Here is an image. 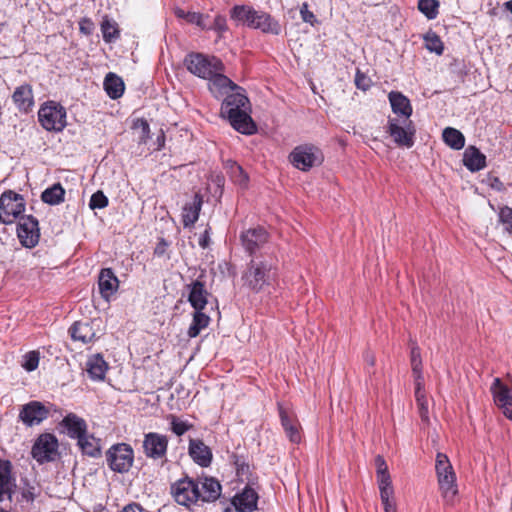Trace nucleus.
I'll list each match as a JSON object with an SVG mask.
<instances>
[{"mask_svg":"<svg viewBox=\"0 0 512 512\" xmlns=\"http://www.w3.org/2000/svg\"><path fill=\"white\" fill-rule=\"evenodd\" d=\"M290 163L298 170L307 172L324 161L321 149L313 144L296 146L289 154Z\"/></svg>","mask_w":512,"mask_h":512,"instance_id":"5","label":"nucleus"},{"mask_svg":"<svg viewBox=\"0 0 512 512\" xmlns=\"http://www.w3.org/2000/svg\"><path fill=\"white\" fill-rule=\"evenodd\" d=\"M17 236L24 247H35L40 238L38 220L32 215L20 217L17 224Z\"/></svg>","mask_w":512,"mask_h":512,"instance_id":"12","label":"nucleus"},{"mask_svg":"<svg viewBox=\"0 0 512 512\" xmlns=\"http://www.w3.org/2000/svg\"><path fill=\"white\" fill-rule=\"evenodd\" d=\"M63 432L71 439H80L87 433L86 421L75 413H68L59 423Z\"/></svg>","mask_w":512,"mask_h":512,"instance_id":"17","label":"nucleus"},{"mask_svg":"<svg viewBox=\"0 0 512 512\" xmlns=\"http://www.w3.org/2000/svg\"><path fill=\"white\" fill-rule=\"evenodd\" d=\"M103 86L107 95L113 100L120 98L125 90L122 78L113 72L105 76Z\"/></svg>","mask_w":512,"mask_h":512,"instance_id":"32","label":"nucleus"},{"mask_svg":"<svg viewBox=\"0 0 512 512\" xmlns=\"http://www.w3.org/2000/svg\"><path fill=\"white\" fill-rule=\"evenodd\" d=\"M207 29L215 30L219 34H222L225 31H227L228 27H227L225 16L217 15L213 21V24L210 26H207Z\"/></svg>","mask_w":512,"mask_h":512,"instance_id":"53","label":"nucleus"},{"mask_svg":"<svg viewBox=\"0 0 512 512\" xmlns=\"http://www.w3.org/2000/svg\"><path fill=\"white\" fill-rule=\"evenodd\" d=\"M259 13L260 11H256L251 7V13H248V16L246 20L243 22V24L247 25L249 28L254 29Z\"/></svg>","mask_w":512,"mask_h":512,"instance_id":"61","label":"nucleus"},{"mask_svg":"<svg viewBox=\"0 0 512 512\" xmlns=\"http://www.w3.org/2000/svg\"><path fill=\"white\" fill-rule=\"evenodd\" d=\"M118 285L119 280L111 268H104L100 271L98 286L103 298L108 300L117 291Z\"/></svg>","mask_w":512,"mask_h":512,"instance_id":"25","label":"nucleus"},{"mask_svg":"<svg viewBox=\"0 0 512 512\" xmlns=\"http://www.w3.org/2000/svg\"><path fill=\"white\" fill-rule=\"evenodd\" d=\"M170 493L177 504L187 508L200 500L199 483L189 476H185L172 483Z\"/></svg>","mask_w":512,"mask_h":512,"instance_id":"7","label":"nucleus"},{"mask_svg":"<svg viewBox=\"0 0 512 512\" xmlns=\"http://www.w3.org/2000/svg\"><path fill=\"white\" fill-rule=\"evenodd\" d=\"M92 25H93V23L90 19H88V18L81 19V21L79 22L80 32H82L85 35H90L92 32Z\"/></svg>","mask_w":512,"mask_h":512,"instance_id":"60","label":"nucleus"},{"mask_svg":"<svg viewBox=\"0 0 512 512\" xmlns=\"http://www.w3.org/2000/svg\"><path fill=\"white\" fill-rule=\"evenodd\" d=\"M69 333L74 341L88 344L95 339V332L88 322L76 321L69 328Z\"/></svg>","mask_w":512,"mask_h":512,"instance_id":"31","label":"nucleus"},{"mask_svg":"<svg viewBox=\"0 0 512 512\" xmlns=\"http://www.w3.org/2000/svg\"><path fill=\"white\" fill-rule=\"evenodd\" d=\"M48 416L49 409L39 401H30L19 412V419L28 427L39 425Z\"/></svg>","mask_w":512,"mask_h":512,"instance_id":"15","label":"nucleus"},{"mask_svg":"<svg viewBox=\"0 0 512 512\" xmlns=\"http://www.w3.org/2000/svg\"><path fill=\"white\" fill-rule=\"evenodd\" d=\"M105 458L111 471L125 474L133 466L134 450L128 443H116L105 452Z\"/></svg>","mask_w":512,"mask_h":512,"instance_id":"4","label":"nucleus"},{"mask_svg":"<svg viewBox=\"0 0 512 512\" xmlns=\"http://www.w3.org/2000/svg\"><path fill=\"white\" fill-rule=\"evenodd\" d=\"M380 499L385 512H397L394 495H382Z\"/></svg>","mask_w":512,"mask_h":512,"instance_id":"54","label":"nucleus"},{"mask_svg":"<svg viewBox=\"0 0 512 512\" xmlns=\"http://www.w3.org/2000/svg\"><path fill=\"white\" fill-rule=\"evenodd\" d=\"M66 109L58 102H44L38 111V121L46 131L62 132L67 126Z\"/></svg>","mask_w":512,"mask_h":512,"instance_id":"3","label":"nucleus"},{"mask_svg":"<svg viewBox=\"0 0 512 512\" xmlns=\"http://www.w3.org/2000/svg\"><path fill=\"white\" fill-rule=\"evenodd\" d=\"M388 99L393 113L403 116L404 119L410 118L413 109L410 100L404 94L398 91H391L388 94Z\"/></svg>","mask_w":512,"mask_h":512,"instance_id":"27","label":"nucleus"},{"mask_svg":"<svg viewBox=\"0 0 512 512\" xmlns=\"http://www.w3.org/2000/svg\"><path fill=\"white\" fill-rule=\"evenodd\" d=\"M439 2L437 0H419L418 9L427 19L433 20L438 15Z\"/></svg>","mask_w":512,"mask_h":512,"instance_id":"42","label":"nucleus"},{"mask_svg":"<svg viewBox=\"0 0 512 512\" xmlns=\"http://www.w3.org/2000/svg\"><path fill=\"white\" fill-rule=\"evenodd\" d=\"M375 464H376V475H383V474H389L388 466L386 464L385 459L381 455H377L375 457Z\"/></svg>","mask_w":512,"mask_h":512,"instance_id":"57","label":"nucleus"},{"mask_svg":"<svg viewBox=\"0 0 512 512\" xmlns=\"http://www.w3.org/2000/svg\"><path fill=\"white\" fill-rule=\"evenodd\" d=\"M482 182L497 192H503L506 189L500 178L491 174H488Z\"/></svg>","mask_w":512,"mask_h":512,"instance_id":"52","label":"nucleus"},{"mask_svg":"<svg viewBox=\"0 0 512 512\" xmlns=\"http://www.w3.org/2000/svg\"><path fill=\"white\" fill-rule=\"evenodd\" d=\"M277 405L281 426L285 432L286 437L292 443H300L301 426L296 415L291 410L285 408L281 403H278Z\"/></svg>","mask_w":512,"mask_h":512,"instance_id":"16","label":"nucleus"},{"mask_svg":"<svg viewBox=\"0 0 512 512\" xmlns=\"http://www.w3.org/2000/svg\"><path fill=\"white\" fill-rule=\"evenodd\" d=\"M249 105V99L245 90L241 87L239 90L231 91L221 104V114L224 116L234 111L246 109Z\"/></svg>","mask_w":512,"mask_h":512,"instance_id":"23","label":"nucleus"},{"mask_svg":"<svg viewBox=\"0 0 512 512\" xmlns=\"http://www.w3.org/2000/svg\"><path fill=\"white\" fill-rule=\"evenodd\" d=\"M422 381L423 380L416 381L415 398H416L417 404L420 409V415H421L422 419H424V418H427L428 405H427V400L424 395Z\"/></svg>","mask_w":512,"mask_h":512,"instance_id":"45","label":"nucleus"},{"mask_svg":"<svg viewBox=\"0 0 512 512\" xmlns=\"http://www.w3.org/2000/svg\"><path fill=\"white\" fill-rule=\"evenodd\" d=\"M167 247V241L164 238H161L154 249V254L159 257L164 255L167 250Z\"/></svg>","mask_w":512,"mask_h":512,"instance_id":"62","label":"nucleus"},{"mask_svg":"<svg viewBox=\"0 0 512 512\" xmlns=\"http://www.w3.org/2000/svg\"><path fill=\"white\" fill-rule=\"evenodd\" d=\"M240 241L244 251L253 258L268 251L269 233L261 226L248 228L240 234Z\"/></svg>","mask_w":512,"mask_h":512,"instance_id":"9","label":"nucleus"},{"mask_svg":"<svg viewBox=\"0 0 512 512\" xmlns=\"http://www.w3.org/2000/svg\"><path fill=\"white\" fill-rule=\"evenodd\" d=\"M300 15H301L302 20L306 23L314 25V23L317 22L316 16L314 15V13L308 9L307 3L302 4V6L300 8Z\"/></svg>","mask_w":512,"mask_h":512,"instance_id":"55","label":"nucleus"},{"mask_svg":"<svg viewBox=\"0 0 512 512\" xmlns=\"http://www.w3.org/2000/svg\"><path fill=\"white\" fill-rule=\"evenodd\" d=\"M168 449V437L156 432L144 435L143 452L147 458L158 460L166 456Z\"/></svg>","mask_w":512,"mask_h":512,"instance_id":"13","label":"nucleus"},{"mask_svg":"<svg viewBox=\"0 0 512 512\" xmlns=\"http://www.w3.org/2000/svg\"><path fill=\"white\" fill-rule=\"evenodd\" d=\"M210 323V317L203 310H195L192 323L187 331L190 338L197 337L201 330L205 329Z\"/></svg>","mask_w":512,"mask_h":512,"instance_id":"37","label":"nucleus"},{"mask_svg":"<svg viewBox=\"0 0 512 512\" xmlns=\"http://www.w3.org/2000/svg\"><path fill=\"white\" fill-rule=\"evenodd\" d=\"M39 365V353L36 351H30L24 356L23 368L28 371H34Z\"/></svg>","mask_w":512,"mask_h":512,"instance_id":"49","label":"nucleus"},{"mask_svg":"<svg viewBox=\"0 0 512 512\" xmlns=\"http://www.w3.org/2000/svg\"><path fill=\"white\" fill-rule=\"evenodd\" d=\"M170 419H171V430L177 436H182L183 434H185L188 430H190L192 428V424H190L186 421H182L174 415H171Z\"/></svg>","mask_w":512,"mask_h":512,"instance_id":"47","label":"nucleus"},{"mask_svg":"<svg viewBox=\"0 0 512 512\" xmlns=\"http://www.w3.org/2000/svg\"><path fill=\"white\" fill-rule=\"evenodd\" d=\"M386 132L400 147L411 148L415 143L416 128L410 119L388 118Z\"/></svg>","mask_w":512,"mask_h":512,"instance_id":"8","label":"nucleus"},{"mask_svg":"<svg viewBox=\"0 0 512 512\" xmlns=\"http://www.w3.org/2000/svg\"><path fill=\"white\" fill-rule=\"evenodd\" d=\"M498 222L503 225L504 231L512 235V208L504 205L499 207Z\"/></svg>","mask_w":512,"mask_h":512,"instance_id":"43","label":"nucleus"},{"mask_svg":"<svg viewBox=\"0 0 512 512\" xmlns=\"http://www.w3.org/2000/svg\"><path fill=\"white\" fill-rule=\"evenodd\" d=\"M258 499V493L247 485L233 497L232 505L238 512H253L257 509Z\"/></svg>","mask_w":512,"mask_h":512,"instance_id":"19","label":"nucleus"},{"mask_svg":"<svg viewBox=\"0 0 512 512\" xmlns=\"http://www.w3.org/2000/svg\"><path fill=\"white\" fill-rule=\"evenodd\" d=\"M25 210L23 197L11 190L5 191L0 197V221L4 224L13 223Z\"/></svg>","mask_w":512,"mask_h":512,"instance_id":"10","label":"nucleus"},{"mask_svg":"<svg viewBox=\"0 0 512 512\" xmlns=\"http://www.w3.org/2000/svg\"><path fill=\"white\" fill-rule=\"evenodd\" d=\"M211 84L221 91L229 89L230 91L241 89L240 86L235 84L230 78L221 73V71L215 72L211 78H208Z\"/></svg>","mask_w":512,"mask_h":512,"instance_id":"39","label":"nucleus"},{"mask_svg":"<svg viewBox=\"0 0 512 512\" xmlns=\"http://www.w3.org/2000/svg\"><path fill=\"white\" fill-rule=\"evenodd\" d=\"M108 369V364L101 354H95L88 358L86 371L94 381H102Z\"/></svg>","mask_w":512,"mask_h":512,"instance_id":"29","label":"nucleus"},{"mask_svg":"<svg viewBox=\"0 0 512 512\" xmlns=\"http://www.w3.org/2000/svg\"><path fill=\"white\" fill-rule=\"evenodd\" d=\"M189 287L188 301L195 310H203L208 303L210 293L200 280L193 281Z\"/></svg>","mask_w":512,"mask_h":512,"instance_id":"24","label":"nucleus"},{"mask_svg":"<svg viewBox=\"0 0 512 512\" xmlns=\"http://www.w3.org/2000/svg\"><path fill=\"white\" fill-rule=\"evenodd\" d=\"M425 47L430 52H434L437 55H442L444 51V44L441 38L435 32H428L424 36Z\"/></svg>","mask_w":512,"mask_h":512,"instance_id":"41","label":"nucleus"},{"mask_svg":"<svg viewBox=\"0 0 512 512\" xmlns=\"http://www.w3.org/2000/svg\"><path fill=\"white\" fill-rule=\"evenodd\" d=\"M234 183L242 188L248 185L249 177L240 165H232L231 171L228 173Z\"/></svg>","mask_w":512,"mask_h":512,"instance_id":"44","label":"nucleus"},{"mask_svg":"<svg viewBox=\"0 0 512 512\" xmlns=\"http://www.w3.org/2000/svg\"><path fill=\"white\" fill-rule=\"evenodd\" d=\"M376 477H377V484H378L380 496L394 495V488L392 485V479H391L390 473L383 474V475H376Z\"/></svg>","mask_w":512,"mask_h":512,"instance_id":"46","label":"nucleus"},{"mask_svg":"<svg viewBox=\"0 0 512 512\" xmlns=\"http://www.w3.org/2000/svg\"><path fill=\"white\" fill-rule=\"evenodd\" d=\"M199 499L203 502H214L221 495V484L213 477H205L201 483Z\"/></svg>","mask_w":512,"mask_h":512,"instance_id":"30","label":"nucleus"},{"mask_svg":"<svg viewBox=\"0 0 512 512\" xmlns=\"http://www.w3.org/2000/svg\"><path fill=\"white\" fill-rule=\"evenodd\" d=\"M81 452L89 457L98 458L101 456L100 439H97L92 434L86 433L77 440Z\"/></svg>","mask_w":512,"mask_h":512,"instance_id":"33","label":"nucleus"},{"mask_svg":"<svg viewBox=\"0 0 512 512\" xmlns=\"http://www.w3.org/2000/svg\"><path fill=\"white\" fill-rule=\"evenodd\" d=\"M229 120L231 126L238 132L245 135H252L256 132V125L246 109L234 111L224 115Z\"/></svg>","mask_w":512,"mask_h":512,"instance_id":"22","label":"nucleus"},{"mask_svg":"<svg viewBox=\"0 0 512 512\" xmlns=\"http://www.w3.org/2000/svg\"><path fill=\"white\" fill-rule=\"evenodd\" d=\"M278 259L269 251L253 257L246 264L241 275L242 285L253 293H261L273 288L278 281Z\"/></svg>","mask_w":512,"mask_h":512,"instance_id":"1","label":"nucleus"},{"mask_svg":"<svg viewBox=\"0 0 512 512\" xmlns=\"http://www.w3.org/2000/svg\"><path fill=\"white\" fill-rule=\"evenodd\" d=\"M435 470L443 498L446 501H452L458 490L456 485V475L446 454L440 452L437 453Z\"/></svg>","mask_w":512,"mask_h":512,"instance_id":"2","label":"nucleus"},{"mask_svg":"<svg viewBox=\"0 0 512 512\" xmlns=\"http://www.w3.org/2000/svg\"><path fill=\"white\" fill-rule=\"evenodd\" d=\"M109 200L107 196L102 191H97L92 194L90 201H89V207L92 210L95 209H103L108 206Z\"/></svg>","mask_w":512,"mask_h":512,"instance_id":"48","label":"nucleus"},{"mask_svg":"<svg viewBox=\"0 0 512 512\" xmlns=\"http://www.w3.org/2000/svg\"><path fill=\"white\" fill-rule=\"evenodd\" d=\"M490 391L496 406L507 419L512 420V394L508 386L500 378H495Z\"/></svg>","mask_w":512,"mask_h":512,"instance_id":"14","label":"nucleus"},{"mask_svg":"<svg viewBox=\"0 0 512 512\" xmlns=\"http://www.w3.org/2000/svg\"><path fill=\"white\" fill-rule=\"evenodd\" d=\"M443 141L454 150H461L465 146V137L461 131L447 127L442 133Z\"/></svg>","mask_w":512,"mask_h":512,"instance_id":"35","label":"nucleus"},{"mask_svg":"<svg viewBox=\"0 0 512 512\" xmlns=\"http://www.w3.org/2000/svg\"><path fill=\"white\" fill-rule=\"evenodd\" d=\"M64 196V188L60 183H55L42 192L41 200L49 205H58L64 201Z\"/></svg>","mask_w":512,"mask_h":512,"instance_id":"36","label":"nucleus"},{"mask_svg":"<svg viewBox=\"0 0 512 512\" xmlns=\"http://www.w3.org/2000/svg\"><path fill=\"white\" fill-rule=\"evenodd\" d=\"M139 122V127L141 128L142 130V133L147 136L150 132V126H149V123L145 120V119H140L138 120Z\"/></svg>","mask_w":512,"mask_h":512,"instance_id":"64","label":"nucleus"},{"mask_svg":"<svg viewBox=\"0 0 512 512\" xmlns=\"http://www.w3.org/2000/svg\"><path fill=\"white\" fill-rule=\"evenodd\" d=\"M410 360H411L412 373L415 377V380L416 381L423 380L421 353H420V348L417 345H414L411 348Z\"/></svg>","mask_w":512,"mask_h":512,"instance_id":"40","label":"nucleus"},{"mask_svg":"<svg viewBox=\"0 0 512 512\" xmlns=\"http://www.w3.org/2000/svg\"><path fill=\"white\" fill-rule=\"evenodd\" d=\"M187 70L203 79H208L215 72L223 70V63L217 57H208L201 53H190L184 59Z\"/></svg>","mask_w":512,"mask_h":512,"instance_id":"6","label":"nucleus"},{"mask_svg":"<svg viewBox=\"0 0 512 512\" xmlns=\"http://www.w3.org/2000/svg\"><path fill=\"white\" fill-rule=\"evenodd\" d=\"M58 451V440L50 433L41 434L35 441L31 454L40 464L53 461Z\"/></svg>","mask_w":512,"mask_h":512,"instance_id":"11","label":"nucleus"},{"mask_svg":"<svg viewBox=\"0 0 512 512\" xmlns=\"http://www.w3.org/2000/svg\"><path fill=\"white\" fill-rule=\"evenodd\" d=\"M120 512H151L145 509L141 504L137 502H131L125 505Z\"/></svg>","mask_w":512,"mask_h":512,"instance_id":"59","label":"nucleus"},{"mask_svg":"<svg viewBox=\"0 0 512 512\" xmlns=\"http://www.w3.org/2000/svg\"><path fill=\"white\" fill-rule=\"evenodd\" d=\"M254 29H259L263 33L272 35H279L281 33L280 23L276 19H274L270 14L261 11L257 17V22L255 24Z\"/></svg>","mask_w":512,"mask_h":512,"instance_id":"34","label":"nucleus"},{"mask_svg":"<svg viewBox=\"0 0 512 512\" xmlns=\"http://www.w3.org/2000/svg\"><path fill=\"white\" fill-rule=\"evenodd\" d=\"M11 98L16 108L23 113L31 112L35 104L33 89L28 83L16 87Z\"/></svg>","mask_w":512,"mask_h":512,"instance_id":"20","label":"nucleus"},{"mask_svg":"<svg viewBox=\"0 0 512 512\" xmlns=\"http://www.w3.org/2000/svg\"><path fill=\"white\" fill-rule=\"evenodd\" d=\"M188 454L201 467L210 466L213 459L211 449L201 439L189 440Z\"/></svg>","mask_w":512,"mask_h":512,"instance_id":"21","label":"nucleus"},{"mask_svg":"<svg viewBox=\"0 0 512 512\" xmlns=\"http://www.w3.org/2000/svg\"><path fill=\"white\" fill-rule=\"evenodd\" d=\"M355 85L358 89L367 91L372 84V81L370 77H368L365 73H363L361 70L357 69L355 74Z\"/></svg>","mask_w":512,"mask_h":512,"instance_id":"51","label":"nucleus"},{"mask_svg":"<svg viewBox=\"0 0 512 512\" xmlns=\"http://www.w3.org/2000/svg\"><path fill=\"white\" fill-rule=\"evenodd\" d=\"M203 204V197L195 193L192 202L186 203L182 211V223L185 228L192 227L197 222Z\"/></svg>","mask_w":512,"mask_h":512,"instance_id":"26","label":"nucleus"},{"mask_svg":"<svg viewBox=\"0 0 512 512\" xmlns=\"http://www.w3.org/2000/svg\"><path fill=\"white\" fill-rule=\"evenodd\" d=\"M463 164L471 172H477L486 167V156L475 146H468L463 154Z\"/></svg>","mask_w":512,"mask_h":512,"instance_id":"28","label":"nucleus"},{"mask_svg":"<svg viewBox=\"0 0 512 512\" xmlns=\"http://www.w3.org/2000/svg\"><path fill=\"white\" fill-rule=\"evenodd\" d=\"M16 482L12 476V464L8 460H0V502L5 498L12 500L15 492Z\"/></svg>","mask_w":512,"mask_h":512,"instance_id":"18","label":"nucleus"},{"mask_svg":"<svg viewBox=\"0 0 512 512\" xmlns=\"http://www.w3.org/2000/svg\"><path fill=\"white\" fill-rule=\"evenodd\" d=\"M199 246L203 249L207 248L210 244V236H209V230L206 229L204 233L199 238Z\"/></svg>","mask_w":512,"mask_h":512,"instance_id":"63","label":"nucleus"},{"mask_svg":"<svg viewBox=\"0 0 512 512\" xmlns=\"http://www.w3.org/2000/svg\"><path fill=\"white\" fill-rule=\"evenodd\" d=\"M101 32L106 43H112L120 37L117 23L105 16L101 22Z\"/></svg>","mask_w":512,"mask_h":512,"instance_id":"38","label":"nucleus"},{"mask_svg":"<svg viewBox=\"0 0 512 512\" xmlns=\"http://www.w3.org/2000/svg\"><path fill=\"white\" fill-rule=\"evenodd\" d=\"M187 21L202 29H207V25L204 23V16L201 13L191 12V14L187 15Z\"/></svg>","mask_w":512,"mask_h":512,"instance_id":"56","label":"nucleus"},{"mask_svg":"<svg viewBox=\"0 0 512 512\" xmlns=\"http://www.w3.org/2000/svg\"><path fill=\"white\" fill-rule=\"evenodd\" d=\"M234 464L236 465L237 474L244 475L249 471V465L245 462V459L241 456H234Z\"/></svg>","mask_w":512,"mask_h":512,"instance_id":"58","label":"nucleus"},{"mask_svg":"<svg viewBox=\"0 0 512 512\" xmlns=\"http://www.w3.org/2000/svg\"><path fill=\"white\" fill-rule=\"evenodd\" d=\"M248 13H251V7L246 5H236L230 12L232 19L242 23L246 20Z\"/></svg>","mask_w":512,"mask_h":512,"instance_id":"50","label":"nucleus"}]
</instances>
